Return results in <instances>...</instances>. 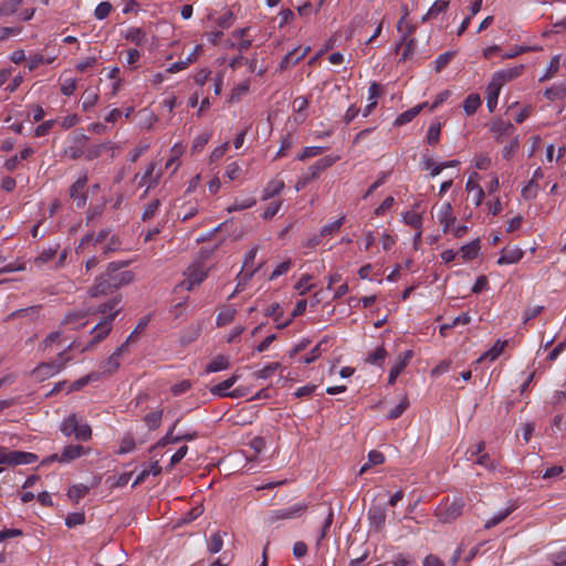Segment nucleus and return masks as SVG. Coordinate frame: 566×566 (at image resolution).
<instances>
[{"label": "nucleus", "mask_w": 566, "mask_h": 566, "mask_svg": "<svg viewBox=\"0 0 566 566\" xmlns=\"http://www.w3.org/2000/svg\"><path fill=\"white\" fill-rule=\"evenodd\" d=\"M473 177H478L476 172H473L472 176L467 181L465 189L469 192L473 193V202L475 206H480L482 203V200L484 198V191L480 185L473 181Z\"/></svg>", "instance_id": "nucleus-30"}, {"label": "nucleus", "mask_w": 566, "mask_h": 566, "mask_svg": "<svg viewBox=\"0 0 566 566\" xmlns=\"http://www.w3.org/2000/svg\"><path fill=\"white\" fill-rule=\"evenodd\" d=\"M387 356V352L385 347L379 346L374 352L369 353L368 357L366 358V361L373 365H377L380 361H384Z\"/></svg>", "instance_id": "nucleus-58"}, {"label": "nucleus", "mask_w": 566, "mask_h": 566, "mask_svg": "<svg viewBox=\"0 0 566 566\" xmlns=\"http://www.w3.org/2000/svg\"><path fill=\"white\" fill-rule=\"evenodd\" d=\"M384 462L385 455L377 450H373L368 453V461L364 465H361L359 474H364L371 465H378Z\"/></svg>", "instance_id": "nucleus-40"}, {"label": "nucleus", "mask_w": 566, "mask_h": 566, "mask_svg": "<svg viewBox=\"0 0 566 566\" xmlns=\"http://www.w3.org/2000/svg\"><path fill=\"white\" fill-rule=\"evenodd\" d=\"M464 507V502L461 497L447 499L441 503L434 514L442 523H450L461 516Z\"/></svg>", "instance_id": "nucleus-3"}, {"label": "nucleus", "mask_w": 566, "mask_h": 566, "mask_svg": "<svg viewBox=\"0 0 566 566\" xmlns=\"http://www.w3.org/2000/svg\"><path fill=\"white\" fill-rule=\"evenodd\" d=\"M524 69H525L524 64H518V65H515V66H512V67H509L505 70H500L492 75V78L490 82L493 83V86H497V87L502 88V86L505 83L521 76Z\"/></svg>", "instance_id": "nucleus-11"}, {"label": "nucleus", "mask_w": 566, "mask_h": 566, "mask_svg": "<svg viewBox=\"0 0 566 566\" xmlns=\"http://www.w3.org/2000/svg\"><path fill=\"white\" fill-rule=\"evenodd\" d=\"M412 358V352L406 350L402 355L399 356L398 360L394 364L389 371L388 376V384L392 385L395 384L398 376L401 374V371L407 367L410 359Z\"/></svg>", "instance_id": "nucleus-21"}, {"label": "nucleus", "mask_w": 566, "mask_h": 566, "mask_svg": "<svg viewBox=\"0 0 566 566\" xmlns=\"http://www.w3.org/2000/svg\"><path fill=\"white\" fill-rule=\"evenodd\" d=\"M57 252L56 247H50L48 249H44L35 259H34V265L36 268H41L43 264L51 261Z\"/></svg>", "instance_id": "nucleus-46"}, {"label": "nucleus", "mask_w": 566, "mask_h": 566, "mask_svg": "<svg viewBox=\"0 0 566 566\" xmlns=\"http://www.w3.org/2000/svg\"><path fill=\"white\" fill-rule=\"evenodd\" d=\"M544 96L549 101L563 99L566 97V82L557 83L546 88Z\"/></svg>", "instance_id": "nucleus-32"}, {"label": "nucleus", "mask_w": 566, "mask_h": 566, "mask_svg": "<svg viewBox=\"0 0 566 566\" xmlns=\"http://www.w3.org/2000/svg\"><path fill=\"white\" fill-rule=\"evenodd\" d=\"M114 291L115 290L111 285L107 275L104 273L96 279L94 285L90 289L88 294L92 297H97L101 295H107Z\"/></svg>", "instance_id": "nucleus-24"}, {"label": "nucleus", "mask_w": 566, "mask_h": 566, "mask_svg": "<svg viewBox=\"0 0 566 566\" xmlns=\"http://www.w3.org/2000/svg\"><path fill=\"white\" fill-rule=\"evenodd\" d=\"M490 130L493 133L495 140L501 142L503 137L512 136L515 128L512 123L497 118L491 123Z\"/></svg>", "instance_id": "nucleus-18"}, {"label": "nucleus", "mask_w": 566, "mask_h": 566, "mask_svg": "<svg viewBox=\"0 0 566 566\" xmlns=\"http://www.w3.org/2000/svg\"><path fill=\"white\" fill-rule=\"evenodd\" d=\"M85 523V515L82 512L70 513L65 517V525L70 528Z\"/></svg>", "instance_id": "nucleus-60"}, {"label": "nucleus", "mask_w": 566, "mask_h": 566, "mask_svg": "<svg viewBox=\"0 0 566 566\" xmlns=\"http://www.w3.org/2000/svg\"><path fill=\"white\" fill-rule=\"evenodd\" d=\"M409 407V400L405 396L401 401L388 411L387 418L395 420L399 418Z\"/></svg>", "instance_id": "nucleus-53"}, {"label": "nucleus", "mask_w": 566, "mask_h": 566, "mask_svg": "<svg viewBox=\"0 0 566 566\" xmlns=\"http://www.w3.org/2000/svg\"><path fill=\"white\" fill-rule=\"evenodd\" d=\"M38 461V455L32 452L13 450L10 451L6 447H0V464L9 467L32 464Z\"/></svg>", "instance_id": "nucleus-4"}, {"label": "nucleus", "mask_w": 566, "mask_h": 566, "mask_svg": "<svg viewBox=\"0 0 566 566\" xmlns=\"http://www.w3.org/2000/svg\"><path fill=\"white\" fill-rule=\"evenodd\" d=\"M88 137L83 133H74L71 137L67 138L66 145L63 149V156L76 160L84 156V148Z\"/></svg>", "instance_id": "nucleus-6"}, {"label": "nucleus", "mask_w": 566, "mask_h": 566, "mask_svg": "<svg viewBox=\"0 0 566 566\" xmlns=\"http://www.w3.org/2000/svg\"><path fill=\"white\" fill-rule=\"evenodd\" d=\"M85 453V449L80 444H70L63 448L60 454L59 462L70 463L75 459L81 458Z\"/></svg>", "instance_id": "nucleus-26"}, {"label": "nucleus", "mask_w": 566, "mask_h": 566, "mask_svg": "<svg viewBox=\"0 0 566 566\" xmlns=\"http://www.w3.org/2000/svg\"><path fill=\"white\" fill-rule=\"evenodd\" d=\"M281 367L280 363H271L263 367L262 369L254 373V376L259 379H268L270 378L279 368Z\"/></svg>", "instance_id": "nucleus-57"}, {"label": "nucleus", "mask_w": 566, "mask_h": 566, "mask_svg": "<svg viewBox=\"0 0 566 566\" xmlns=\"http://www.w3.org/2000/svg\"><path fill=\"white\" fill-rule=\"evenodd\" d=\"M123 264L111 262L105 272L114 290L130 283L134 279V274L130 271L119 272Z\"/></svg>", "instance_id": "nucleus-8"}, {"label": "nucleus", "mask_w": 566, "mask_h": 566, "mask_svg": "<svg viewBox=\"0 0 566 566\" xmlns=\"http://www.w3.org/2000/svg\"><path fill=\"white\" fill-rule=\"evenodd\" d=\"M23 0H8L3 3H0V17H7L13 14L18 7L22 3Z\"/></svg>", "instance_id": "nucleus-55"}, {"label": "nucleus", "mask_w": 566, "mask_h": 566, "mask_svg": "<svg viewBox=\"0 0 566 566\" xmlns=\"http://www.w3.org/2000/svg\"><path fill=\"white\" fill-rule=\"evenodd\" d=\"M306 509L307 505L305 503L300 502L286 507L273 510L266 515L265 522L269 525H272L279 521L298 518L304 514Z\"/></svg>", "instance_id": "nucleus-5"}, {"label": "nucleus", "mask_w": 566, "mask_h": 566, "mask_svg": "<svg viewBox=\"0 0 566 566\" xmlns=\"http://www.w3.org/2000/svg\"><path fill=\"white\" fill-rule=\"evenodd\" d=\"M344 222H345V216H342L340 218H338L334 222L324 226L321 229V231H319L321 237L324 238V237L333 235L334 233H336L342 228Z\"/></svg>", "instance_id": "nucleus-51"}, {"label": "nucleus", "mask_w": 566, "mask_h": 566, "mask_svg": "<svg viewBox=\"0 0 566 566\" xmlns=\"http://www.w3.org/2000/svg\"><path fill=\"white\" fill-rule=\"evenodd\" d=\"M334 161H335V159H333L331 157L321 158L315 164L310 166L307 168L306 172H304L302 176L304 178H306V180L308 182H311V181L317 179L319 177L321 172L324 171L325 169H327L328 167H331L334 164Z\"/></svg>", "instance_id": "nucleus-17"}, {"label": "nucleus", "mask_w": 566, "mask_h": 566, "mask_svg": "<svg viewBox=\"0 0 566 566\" xmlns=\"http://www.w3.org/2000/svg\"><path fill=\"white\" fill-rule=\"evenodd\" d=\"M481 105V98L478 94H469L463 101V111L467 115H473Z\"/></svg>", "instance_id": "nucleus-39"}, {"label": "nucleus", "mask_w": 566, "mask_h": 566, "mask_svg": "<svg viewBox=\"0 0 566 566\" xmlns=\"http://www.w3.org/2000/svg\"><path fill=\"white\" fill-rule=\"evenodd\" d=\"M98 101L97 88L88 87L83 94L82 108L84 111L91 109Z\"/></svg>", "instance_id": "nucleus-43"}, {"label": "nucleus", "mask_w": 566, "mask_h": 566, "mask_svg": "<svg viewBox=\"0 0 566 566\" xmlns=\"http://www.w3.org/2000/svg\"><path fill=\"white\" fill-rule=\"evenodd\" d=\"M238 379V375H232L228 379L214 385L213 387L210 388L211 395L220 398L229 397V389L237 382Z\"/></svg>", "instance_id": "nucleus-27"}, {"label": "nucleus", "mask_w": 566, "mask_h": 566, "mask_svg": "<svg viewBox=\"0 0 566 566\" xmlns=\"http://www.w3.org/2000/svg\"><path fill=\"white\" fill-rule=\"evenodd\" d=\"M108 148H111V147L106 143L98 144V145L87 147V148L85 147L83 157L86 160H93L95 158H98L102 155V153Z\"/></svg>", "instance_id": "nucleus-48"}, {"label": "nucleus", "mask_w": 566, "mask_h": 566, "mask_svg": "<svg viewBox=\"0 0 566 566\" xmlns=\"http://www.w3.org/2000/svg\"><path fill=\"white\" fill-rule=\"evenodd\" d=\"M424 106H426V103L424 104H419V105H417V106H415V107H412V108L401 113L397 117L395 124L400 126V125H405V124L411 122L421 112V109Z\"/></svg>", "instance_id": "nucleus-38"}, {"label": "nucleus", "mask_w": 566, "mask_h": 566, "mask_svg": "<svg viewBox=\"0 0 566 566\" xmlns=\"http://www.w3.org/2000/svg\"><path fill=\"white\" fill-rule=\"evenodd\" d=\"M160 205H161V202L159 199H154L150 202H148L145 206L143 214H142L143 221H148V220L153 219L157 214Z\"/></svg>", "instance_id": "nucleus-50"}, {"label": "nucleus", "mask_w": 566, "mask_h": 566, "mask_svg": "<svg viewBox=\"0 0 566 566\" xmlns=\"http://www.w3.org/2000/svg\"><path fill=\"white\" fill-rule=\"evenodd\" d=\"M437 219L438 222L442 226V231L448 233L450 231V227L453 226L455 221L451 203L444 202L439 207L437 211Z\"/></svg>", "instance_id": "nucleus-16"}, {"label": "nucleus", "mask_w": 566, "mask_h": 566, "mask_svg": "<svg viewBox=\"0 0 566 566\" xmlns=\"http://www.w3.org/2000/svg\"><path fill=\"white\" fill-rule=\"evenodd\" d=\"M558 69H559V56L556 55L551 60V63L545 72V74L542 77H539V82H544V81L552 78L558 72Z\"/></svg>", "instance_id": "nucleus-61"}, {"label": "nucleus", "mask_w": 566, "mask_h": 566, "mask_svg": "<svg viewBox=\"0 0 566 566\" xmlns=\"http://www.w3.org/2000/svg\"><path fill=\"white\" fill-rule=\"evenodd\" d=\"M258 250H259L258 247H254L250 251H248L245 254L243 265H242V272H243L242 280L244 283L247 281H249L255 274V272L261 268V264L256 268H252L253 262L256 256V253H258Z\"/></svg>", "instance_id": "nucleus-22"}, {"label": "nucleus", "mask_w": 566, "mask_h": 566, "mask_svg": "<svg viewBox=\"0 0 566 566\" xmlns=\"http://www.w3.org/2000/svg\"><path fill=\"white\" fill-rule=\"evenodd\" d=\"M266 315L269 316H272L274 318V321L276 322V327L277 328H284L285 326H287L291 322V319H287V321H281V317L283 315V312L281 310V306L279 303H274L272 304L268 311H266Z\"/></svg>", "instance_id": "nucleus-42"}, {"label": "nucleus", "mask_w": 566, "mask_h": 566, "mask_svg": "<svg viewBox=\"0 0 566 566\" xmlns=\"http://www.w3.org/2000/svg\"><path fill=\"white\" fill-rule=\"evenodd\" d=\"M235 314L237 310L232 305L223 307L217 315V326L221 327L230 324L234 319Z\"/></svg>", "instance_id": "nucleus-33"}, {"label": "nucleus", "mask_w": 566, "mask_h": 566, "mask_svg": "<svg viewBox=\"0 0 566 566\" xmlns=\"http://www.w3.org/2000/svg\"><path fill=\"white\" fill-rule=\"evenodd\" d=\"M448 8H449V1L437 0L429 8L428 15H432L433 18H437L440 13L444 12Z\"/></svg>", "instance_id": "nucleus-62"}, {"label": "nucleus", "mask_w": 566, "mask_h": 566, "mask_svg": "<svg viewBox=\"0 0 566 566\" xmlns=\"http://www.w3.org/2000/svg\"><path fill=\"white\" fill-rule=\"evenodd\" d=\"M109 235L108 229L101 230L97 234L86 233L80 241V244L76 248V253H83L85 249L90 245H97L107 240Z\"/></svg>", "instance_id": "nucleus-15"}, {"label": "nucleus", "mask_w": 566, "mask_h": 566, "mask_svg": "<svg viewBox=\"0 0 566 566\" xmlns=\"http://www.w3.org/2000/svg\"><path fill=\"white\" fill-rule=\"evenodd\" d=\"M177 423H178V420L171 426L169 431L156 443V446H155L156 448H164L167 444L179 442V438H177V436H174V430H175Z\"/></svg>", "instance_id": "nucleus-56"}, {"label": "nucleus", "mask_w": 566, "mask_h": 566, "mask_svg": "<svg viewBox=\"0 0 566 566\" xmlns=\"http://www.w3.org/2000/svg\"><path fill=\"white\" fill-rule=\"evenodd\" d=\"M122 36L137 46L143 45L146 42L147 34L146 31L138 27H129L125 31L122 32Z\"/></svg>", "instance_id": "nucleus-25"}, {"label": "nucleus", "mask_w": 566, "mask_h": 566, "mask_svg": "<svg viewBox=\"0 0 566 566\" xmlns=\"http://www.w3.org/2000/svg\"><path fill=\"white\" fill-rule=\"evenodd\" d=\"M186 279L181 285L187 290L191 291L198 286L208 276V270L202 263L191 264L185 272Z\"/></svg>", "instance_id": "nucleus-9"}, {"label": "nucleus", "mask_w": 566, "mask_h": 566, "mask_svg": "<svg viewBox=\"0 0 566 566\" xmlns=\"http://www.w3.org/2000/svg\"><path fill=\"white\" fill-rule=\"evenodd\" d=\"M488 97H486V105L490 112H493L497 104V98L500 95L501 87L493 86V83L490 82L488 85Z\"/></svg>", "instance_id": "nucleus-45"}, {"label": "nucleus", "mask_w": 566, "mask_h": 566, "mask_svg": "<svg viewBox=\"0 0 566 566\" xmlns=\"http://www.w3.org/2000/svg\"><path fill=\"white\" fill-rule=\"evenodd\" d=\"M229 358L223 355L216 356L207 366L205 371L207 374L226 370L229 367Z\"/></svg>", "instance_id": "nucleus-34"}, {"label": "nucleus", "mask_w": 566, "mask_h": 566, "mask_svg": "<svg viewBox=\"0 0 566 566\" xmlns=\"http://www.w3.org/2000/svg\"><path fill=\"white\" fill-rule=\"evenodd\" d=\"M256 200L252 197L244 199H235L234 202L227 208L228 212L241 211L255 206Z\"/></svg>", "instance_id": "nucleus-47"}, {"label": "nucleus", "mask_w": 566, "mask_h": 566, "mask_svg": "<svg viewBox=\"0 0 566 566\" xmlns=\"http://www.w3.org/2000/svg\"><path fill=\"white\" fill-rule=\"evenodd\" d=\"M480 251V240L475 239L468 244H464L460 249V253L462 254L463 260H472L478 256Z\"/></svg>", "instance_id": "nucleus-37"}, {"label": "nucleus", "mask_w": 566, "mask_h": 566, "mask_svg": "<svg viewBox=\"0 0 566 566\" xmlns=\"http://www.w3.org/2000/svg\"><path fill=\"white\" fill-rule=\"evenodd\" d=\"M98 376L99 375L96 374V373H90L88 375H86V376L75 380L74 382H72L67 391L71 392V391L80 390L84 386H86L88 382L97 380Z\"/></svg>", "instance_id": "nucleus-52"}, {"label": "nucleus", "mask_w": 566, "mask_h": 566, "mask_svg": "<svg viewBox=\"0 0 566 566\" xmlns=\"http://www.w3.org/2000/svg\"><path fill=\"white\" fill-rule=\"evenodd\" d=\"M548 559L553 563L554 566H564L566 565V547L551 553Z\"/></svg>", "instance_id": "nucleus-64"}, {"label": "nucleus", "mask_w": 566, "mask_h": 566, "mask_svg": "<svg viewBox=\"0 0 566 566\" xmlns=\"http://www.w3.org/2000/svg\"><path fill=\"white\" fill-rule=\"evenodd\" d=\"M161 417H163V411L157 410V411L147 413L144 418V421H145L146 426L148 427V429L155 430L160 426Z\"/></svg>", "instance_id": "nucleus-54"}, {"label": "nucleus", "mask_w": 566, "mask_h": 566, "mask_svg": "<svg viewBox=\"0 0 566 566\" xmlns=\"http://www.w3.org/2000/svg\"><path fill=\"white\" fill-rule=\"evenodd\" d=\"M520 140L518 137H514L511 142L503 147L502 156L504 159L509 160L512 158L513 154L518 149Z\"/></svg>", "instance_id": "nucleus-63"}, {"label": "nucleus", "mask_w": 566, "mask_h": 566, "mask_svg": "<svg viewBox=\"0 0 566 566\" xmlns=\"http://www.w3.org/2000/svg\"><path fill=\"white\" fill-rule=\"evenodd\" d=\"M310 51V48H295L294 50L290 51L282 59L280 63L281 70L290 69L294 65H296L301 60H303Z\"/></svg>", "instance_id": "nucleus-20"}, {"label": "nucleus", "mask_w": 566, "mask_h": 566, "mask_svg": "<svg viewBox=\"0 0 566 566\" xmlns=\"http://www.w3.org/2000/svg\"><path fill=\"white\" fill-rule=\"evenodd\" d=\"M368 521L375 532L381 531L386 522V510L379 505L370 507L368 511Z\"/></svg>", "instance_id": "nucleus-19"}, {"label": "nucleus", "mask_w": 566, "mask_h": 566, "mask_svg": "<svg viewBox=\"0 0 566 566\" xmlns=\"http://www.w3.org/2000/svg\"><path fill=\"white\" fill-rule=\"evenodd\" d=\"M90 492V488L84 484L72 485L67 491V496L74 503H77Z\"/></svg>", "instance_id": "nucleus-44"}, {"label": "nucleus", "mask_w": 566, "mask_h": 566, "mask_svg": "<svg viewBox=\"0 0 566 566\" xmlns=\"http://www.w3.org/2000/svg\"><path fill=\"white\" fill-rule=\"evenodd\" d=\"M284 181L282 179L275 178L270 180L263 189L262 200H269L276 195H279L284 189Z\"/></svg>", "instance_id": "nucleus-28"}, {"label": "nucleus", "mask_w": 566, "mask_h": 566, "mask_svg": "<svg viewBox=\"0 0 566 566\" xmlns=\"http://www.w3.org/2000/svg\"><path fill=\"white\" fill-rule=\"evenodd\" d=\"M524 255V252L518 247H506L501 251V255L497 259L499 265L514 264L517 263Z\"/></svg>", "instance_id": "nucleus-23"}, {"label": "nucleus", "mask_w": 566, "mask_h": 566, "mask_svg": "<svg viewBox=\"0 0 566 566\" xmlns=\"http://www.w3.org/2000/svg\"><path fill=\"white\" fill-rule=\"evenodd\" d=\"M199 211L197 202L184 203L178 210V217L182 222H186L193 218Z\"/></svg>", "instance_id": "nucleus-36"}, {"label": "nucleus", "mask_w": 566, "mask_h": 566, "mask_svg": "<svg viewBox=\"0 0 566 566\" xmlns=\"http://www.w3.org/2000/svg\"><path fill=\"white\" fill-rule=\"evenodd\" d=\"M380 93V86L377 83H371L368 88V104L363 111V116L367 117L377 105V97Z\"/></svg>", "instance_id": "nucleus-31"}, {"label": "nucleus", "mask_w": 566, "mask_h": 566, "mask_svg": "<svg viewBox=\"0 0 566 566\" xmlns=\"http://www.w3.org/2000/svg\"><path fill=\"white\" fill-rule=\"evenodd\" d=\"M155 169H156V164L155 163H150L147 167H146V170L143 175H139L137 174L135 176V179L139 178V181H138V185L140 187H144L146 186V190H145V195L151 189V188H155L158 182H159V179L161 177V172L158 171L155 174Z\"/></svg>", "instance_id": "nucleus-13"}, {"label": "nucleus", "mask_w": 566, "mask_h": 566, "mask_svg": "<svg viewBox=\"0 0 566 566\" xmlns=\"http://www.w3.org/2000/svg\"><path fill=\"white\" fill-rule=\"evenodd\" d=\"M87 180V176L83 175L69 189L70 198L73 199L77 208H83L86 205L87 192L85 188Z\"/></svg>", "instance_id": "nucleus-12"}, {"label": "nucleus", "mask_w": 566, "mask_h": 566, "mask_svg": "<svg viewBox=\"0 0 566 566\" xmlns=\"http://www.w3.org/2000/svg\"><path fill=\"white\" fill-rule=\"evenodd\" d=\"M62 339H67L65 329L61 328L54 332H51L46 335V337L42 340L41 346L43 349L52 347L54 344L61 343Z\"/></svg>", "instance_id": "nucleus-35"}, {"label": "nucleus", "mask_w": 566, "mask_h": 566, "mask_svg": "<svg viewBox=\"0 0 566 566\" xmlns=\"http://www.w3.org/2000/svg\"><path fill=\"white\" fill-rule=\"evenodd\" d=\"M86 324H87L86 313L83 311H74V312L67 313L63 317V319L61 321L60 327L65 329V332L69 329L76 331V329L84 327Z\"/></svg>", "instance_id": "nucleus-14"}, {"label": "nucleus", "mask_w": 566, "mask_h": 566, "mask_svg": "<svg viewBox=\"0 0 566 566\" xmlns=\"http://www.w3.org/2000/svg\"><path fill=\"white\" fill-rule=\"evenodd\" d=\"M130 339L132 335H129L126 342L118 346L107 359L101 363L99 368L102 370V375L109 376L117 371L120 366L119 358L125 352H127Z\"/></svg>", "instance_id": "nucleus-10"}, {"label": "nucleus", "mask_w": 566, "mask_h": 566, "mask_svg": "<svg viewBox=\"0 0 566 566\" xmlns=\"http://www.w3.org/2000/svg\"><path fill=\"white\" fill-rule=\"evenodd\" d=\"M112 9H113V6L109 2L103 1V2L98 3L97 7L95 8L94 17L97 20H104L108 17Z\"/></svg>", "instance_id": "nucleus-59"}, {"label": "nucleus", "mask_w": 566, "mask_h": 566, "mask_svg": "<svg viewBox=\"0 0 566 566\" xmlns=\"http://www.w3.org/2000/svg\"><path fill=\"white\" fill-rule=\"evenodd\" d=\"M60 430L65 437L74 436L78 441H88L92 437V429L90 424L80 422L75 415L66 417L63 420Z\"/></svg>", "instance_id": "nucleus-1"}, {"label": "nucleus", "mask_w": 566, "mask_h": 566, "mask_svg": "<svg viewBox=\"0 0 566 566\" xmlns=\"http://www.w3.org/2000/svg\"><path fill=\"white\" fill-rule=\"evenodd\" d=\"M70 360V357H65V352H61L55 360L39 364L32 370V375L39 381H43L59 374Z\"/></svg>", "instance_id": "nucleus-2"}, {"label": "nucleus", "mask_w": 566, "mask_h": 566, "mask_svg": "<svg viewBox=\"0 0 566 566\" xmlns=\"http://www.w3.org/2000/svg\"><path fill=\"white\" fill-rule=\"evenodd\" d=\"M117 314L118 311L108 314L91 329V334L93 336L92 340L82 349L83 352L88 350L92 346L98 344L107 337L112 331V325Z\"/></svg>", "instance_id": "nucleus-7"}, {"label": "nucleus", "mask_w": 566, "mask_h": 566, "mask_svg": "<svg viewBox=\"0 0 566 566\" xmlns=\"http://www.w3.org/2000/svg\"><path fill=\"white\" fill-rule=\"evenodd\" d=\"M512 511H513L512 507H507L505 510H502V511L495 513L491 518H489L485 522L484 528L489 530V528L496 526L497 524L503 522L512 513Z\"/></svg>", "instance_id": "nucleus-49"}, {"label": "nucleus", "mask_w": 566, "mask_h": 566, "mask_svg": "<svg viewBox=\"0 0 566 566\" xmlns=\"http://www.w3.org/2000/svg\"><path fill=\"white\" fill-rule=\"evenodd\" d=\"M223 547V538L220 532L211 534L207 539V549L210 554L219 553Z\"/></svg>", "instance_id": "nucleus-41"}, {"label": "nucleus", "mask_w": 566, "mask_h": 566, "mask_svg": "<svg viewBox=\"0 0 566 566\" xmlns=\"http://www.w3.org/2000/svg\"><path fill=\"white\" fill-rule=\"evenodd\" d=\"M507 342L506 340H496V343L489 349L486 350L483 355H481L478 359H476V364H480L482 363L483 360L485 359H489L490 361H493L495 360L504 350L505 346H506Z\"/></svg>", "instance_id": "nucleus-29"}]
</instances>
